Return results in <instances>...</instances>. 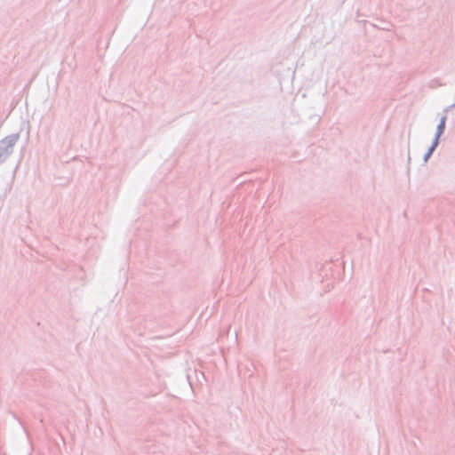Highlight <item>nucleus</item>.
I'll return each mask as SVG.
<instances>
[{
    "instance_id": "1",
    "label": "nucleus",
    "mask_w": 455,
    "mask_h": 455,
    "mask_svg": "<svg viewBox=\"0 0 455 455\" xmlns=\"http://www.w3.org/2000/svg\"><path fill=\"white\" fill-rule=\"evenodd\" d=\"M20 140V132L10 134L0 140L4 158H8L13 154L14 147Z\"/></svg>"
},
{
    "instance_id": "2",
    "label": "nucleus",
    "mask_w": 455,
    "mask_h": 455,
    "mask_svg": "<svg viewBox=\"0 0 455 455\" xmlns=\"http://www.w3.org/2000/svg\"><path fill=\"white\" fill-rule=\"evenodd\" d=\"M455 108V102L450 106H447L443 109V114L440 118L439 124L436 126V131L434 137H438V139L441 138V136L444 133L445 128H446V121H447V114L450 112L452 108Z\"/></svg>"
},
{
    "instance_id": "3",
    "label": "nucleus",
    "mask_w": 455,
    "mask_h": 455,
    "mask_svg": "<svg viewBox=\"0 0 455 455\" xmlns=\"http://www.w3.org/2000/svg\"><path fill=\"white\" fill-rule=\"evenodd\" d=\"M440 143L438 137H434L432 143L423 156L424 163H427Z\"/></svg>"
},
{
    "instance_id": "4",
    "label": "nucleus",
    "mask_w": 455,
    "mask_h": 455,
    "mask_svg": "<svg viewBox=\"0 0 455 455\" xmlns=\"http://www.w3.org/2000/svg\"><path fill=\"white\" fill-rule=\"evenodd\" d=\"M7 158H4V152L2 148H0V162H4Z\"/></svg>"
}]
</instances>
